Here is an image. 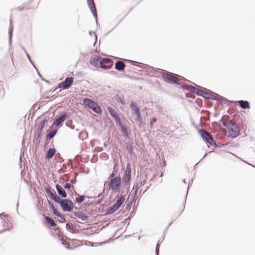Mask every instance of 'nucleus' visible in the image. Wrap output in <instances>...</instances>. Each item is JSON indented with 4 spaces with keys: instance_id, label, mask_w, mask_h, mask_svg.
Returning <instances> with one entry per match:
<instances>
[{
    "instance_id": "22",
    "label": "nucleus",
    "mask_w": 255,
    "mask_h": 255,
    "mask_svg": "<svg viewBox=\"0 0 255 255\" xmlns=\"http://www.w3.org/2000/svg\"><path fill=\"white\" fill-rule=\"evenodd\" d=\"M44 220L45 225L48 228L54 227L57 226V224L54 222V221L50 218L45 217Z\"/></svg>"
},
{
    "instance_id": "7",
    "label": "nucleus",
    "mask_w": 255,
    "mask_h": 255,
    "mask_svg": "<svg viewBox=\"0 0 255 255\" xmlns=\"http://www.w3.org/2000/svg\"><path fill=\"white\" fill-rule=\"evenodd\" d=\"M108 186L113 193L121 192L122 185L120 176H116L115 179H110V181L108 182Z\"/></svg>"
},
{
    "instance_id": "60",
    "label": "nucleus",
    "mask_w": 255,
    "mask_h": 255,
    "mask_svg": "<svg viewBox=\"0 0 255 255\" xmlns=\"http://www.w3.org/2000/svg\"><path fill=\"white\" fill-rule=\"evenodd\" d=\"M16 9L19 11H21L24 9V6H18L16 8Z\"/></svg>"
},
{
    "instance_id": "8",
    "label": "nucleus",
    "mask_w": 255,
    "mask_h": 255,
    "mask_svg": "<svg viewBox=\"0 0 255 255\" xmlns=\"http://www.w3.org/2000/svg\"><path fill=\"white\" fill-rule=\"evenodd\" d=\"M198 133L201 136L203 140L207 144H209L210 145L214 146L216 147H220V146H217L216 142L215 141V140H214L212 135L210 133L207 132L202 128L198 130Z\"/></svg>"
},
{
    "instance_id": "28",
    "label": "nucleus",
    "mask_w": 255,
    "mask_h": 255,
    "mask_svg": "<svg viewBox=\"0 0 255 255\" xmlns=\"http://www.w3.org/2000/svg\"><path fill=\"white\" fill-rule=\"evenodd\" d=\"M13 27L12 24L10 23V26L8 29V38L9 44H11L12 33H13Z\"/></svg>"
},
{
    "instance_id": "38",
    "label": "nucleus",
    "mask_w": 255,
    "mask_h": 255,
    "mask_svg": "<svg viewBox=\"0 0 255 255\" xmlns=\"http://www.w3.org/2000/svg\"><path fill=\"white\" fill-rule=\"evenodd\" d=\"M59 240L61 242V244L62 245H63L65 248L69 250H72L73 248L71 247V246L69 245V243H66L64 242L62 239H59Z\"/></svg>"
},
{
    "instance_id": "9",
    "label": "nucleus",
    "mask_w": 255,
    "mask_h": 255,
    "mask_svg": "<svg viewBox=\"0 0 255 255\" xmlns=\"http://www.w3.org/2000/svg\"><path fill=\"white\" fill-rule=\"evenodd\" d=\"M121 181L122 185L121 193L124 194L126 192V194H128L130 190L131 177L123 176Z\"/></svg>"
},
{
    "instance_id": "37",
    "label": "nucleus",
    "mask_w": 255,
    "mask_h": 255,
    "mask_svg": "<svg viewBox=\"0 0 255 255\" xmlns=\"http://www.w3.org/2000/svg\"><path fill=\"white\" fill-rule=\"evenodd\" d=\"M60 117L62 118L63 120L64 121L67 119H68L70 117V113H68V112H64L61 115Z\"/></svg>"
},
{
    "instance_id": "33",
    "label": "nucleus",
    "mask_w": 255,
    "mask_h": 255,
    "mask_svg": "<svg viewBox=\"0 0 255 255\" xmlns=\"http://www.w3.org/2000/svg\"><path fill=\"white\" fill-rule=\"evenodd\" d=\"M66 228L68 231L71 232L72 233H74V230H75V227L74 225L72 224H66Z\"/></svg>"
},
{
    "instance_id": "32",
    "label": "nucleus",
    "mask_w": 255,
    "mask_h": 255,
    "mask_svg": "<svg viewBox=\"0 0 255 255\" xmlns=\"http://www.w3.org/2000/svg\"><path fill=\"white\" fill-rule=\"evenodd\" d=\"M183 90H186L188 91H191L193 93H194V90L195 89V87L192 86L191 85H185V86H182L181 88Z\"/></svg>"
},
{
    "instance_id": "59",
    "label": "nucleus",
    "mask_w": 255,
    "mask_h": 255,
    "mask_svg": "<svg viewBox=\"0 0 255 255\" xmlns=\"http://www.w3.org/2000/svg\"><path fill=\"white\" fill-rule=\"evenodd\" d=\"M135 209L130 212L129 216L130 217V218H131L132 217H133L134 216L135 212Z\"/></svg>"
},
{
    "instance_id": "62",
    "label": "nucleus",
    "mask_w": 255,
    "mask_h": 255,
    "mask_svg": "<svg viewBox=\"0 0 255 255\" xmlns=\"http://www.w3.org/2000/svg\"><path fill=\"white\" fill-rule=\"evenodd\" d=\"M131 218H130L129 217H128V218L126 219L125 221H124V223H126L128 221H130Z\"/></svg>"
},
{
    "instance_id": "41",
    "label": "nucleus",
    "mask_w": 255,
    "mask_h": 255,
    "mask_svg": "<svg viewBox=\"0 0 255 255\" xmlns=\"http://www.w3.org/2000/svg\"><path fill=\"white\" fill-rule=\"evenodd\" d=\"M42 136L43 134L37 133L33 131V138L41 140Z\"/></svg>"
},
{
    "instance_id": "29",
    "label": "nucleus",
    "mask_w": 255,
    "mask_h": 255,
    "mask_svg": "<svg viewBox=\"0 0 255 255\" xmlns=\"http://www.w3.org/2000/svg\"><path fill=\"white\" fill-rule=\"evenodd\" d=\"M90 11H91V13H92L93 16L95 18L97 27H100V25L98 23V15H97V11L96 9V7L92 8V10H90Z\"/></svg>"
},
{
    "instance_id": "44",
    "label": "nucleus",
    "mask_w": 255,
    "mask_h": 255,
    "mask_svg": "<svg viewBox=\"0 0 255 255\" xmlns=\"http://www.w3.org/2000/svg\"><path fill=\"white\" fill-rule=\"evenodd\" d=\"M40 141L41 140H38L37 139L33 138V142L34 144V145L36 146V147H39L40 144Z\"/></svg>"
},
{
    "instance_id": "20",
    "label": "nucleus",
    "mask_w": 255,
    "mask_h": 255,
    "mask_svg": "<svg viewBox=\"0 0 255 255\" xmlns=\"http://www.w3.org/2000/svg\"><path fill=\"white\" fill-rule=\"evenodd\" d=\"M56 152V150L55 148H50L46 153L45 159L49 160L55 154Z\"/></svg>"
},
{
    "instance_id": "30",
    "label": "nucleus",
    "mask_w": 255,
    "mask_h": 255,
    "mask_svg": "<svg viewBox=\"0 0 255 255\" xmlns=\"http://www.w3.org/2000/svg\"><path fill=\"white\" fill-rule=\"evenodd\" d=\"M127 144V150L128 152L131 154L132 152H133L134 147L133 146V142L132 141L128 142L126 143Z\"/></svg>"
},
{
    "instance_id": "34",
    "label": "nucleus",
    "mask_w": 255,
    "mask_h": 255,
    "mask_svg": "<svg viewBox=\"0 0 255 255\" xmlns=\"http://www.w3.org/2000/svg\"><path fill=\"white\" fill-rule=\"evenodd\" d=\"M48 122V120L46 119H43V120L39 121L38 125H36L37 126L42 127V128H46L47 127V123Z\"/></svg>"
},
{
    "instance_id": "24",
    "label": "nucleus",
    "mask_w": 255,
    "mask_h": 255,
    "mask_svg": "<svg viewBox=\"0 0 255 255\" xmlns=\"http://www.w3.org/2000/svg\"><path fill=\"white\" fill-rule=\"evenodd\" d=\"M116 101L118 103L122 105L125 104V98L122 93L119 92L116 95Z\"/></svg>"
},
{
    "instance_id": "56",
    "label": "nucleus",
    "mask_w": 255,
    "mask_h": 255,
    "mask_svg": "<svg viewBox=\"0 0 255 255\" xmlns=\"http://www.w3.org/2000/svg\"><path fill=\"white\" fill-rule=\"evenodd\" d=\"M125 170L128 171H131V166H130V164L129 163H128L127 164V166H126V169Z\"/></svg>"
},
{
    "instance_id": "63",
    "label": "nucleus",
    "mask_w": 255,
    "mask_h": 255,
    "mask_svg": "<svg viewBox=\"0 0 255 255\" xmlns=\"http://www.w3.org/2000/svg\"><path fill=\"white\" fill-rule=\"evenodd\" d=\"M63 181L66 183H69L68 182H70V181H71V180H70L69 179H63Z\"/></svg>"
},
{
    "instance_id": "11",
    "label": "nucleus",
    "mask_w": 255,
    "mask_h": 255,
    "mask_svg": "<svg viewBox=\"0 0 255 255\" xmlns=\"http://www.w3.org/2000/svg\"><path fill=\"white\" fill-rule=\"evenodd\" d=\"M74 82V78L67 77L61 83V88L63 90H67L69 89L72 85Z\"/></svg>"
},
{
    "instance_id": "52",
    "label": "nucleus",
    "mask_w": 255,
    "mask_h": 255,
    "mask_svg": "<svg viewBox=\"0 0 255 255\" xmlns=\"http://www.w3.org/2000/svg\"><path fill=\"white\" fill-rule=\"evenodd\" d=\"M48 204L50 211L55 208L53 203L51 201L48 200Z\"/></svg>"
},
{
    "instance_id": "64",
    "label": "nucleus",
    "mask_w": 255,
    "mask_h": 255,
    "mask_svg": "<svg viewBox=\"0 0 255 255\" xmlns=\"http://www.w3.org/2000/svg\"><path fill=\"white\" fill-rule=\"evenodd\" d=\"M26 56L28 60H30L31 59L30 56L28 53H26Z\"/></svg>"
},
{
    "instance_id": "55",
    "label": "nucleus",
    "mask_w": 255,
    "mask_h": 255,
    "mask_svg": "<svg viewBox=\"0 0 255 255\" xmlns=\"http://www.w3.org/2000/svg\"><path fill=\"white\" fill-rule=\"evenodd\" d=\"M125 61H127V62H128L131 64H132L133 65H136V64L137 63V62L131 60L125 59Z\"/></svg>"
},
{
    "instance_id": "1",
    "label": "nucleus",
    "mask_w": 255,
    "mask_h": 255,
    "mask_svg": "<svg viewBox=\"0 0 255 255\" xmlns=\"http://www.w3.org/2000/svg\"><path fill=\"white\" fill-rule=\"evenodd\" d=\"M153 73L157 74L162 76L165 82L171 85L176 84L177 85L181 86L182 84V80L191 82L190 81L187 80L181 76L164 70H160V71L154 72Z\"/></svg>"
},
{
    "instance_id": "45",
    "label": "nucleus",
    "mask_w": 255,
    "mask_h": 255,
    "mask_svg": "<svg viewBox=\"0 0 255 255\" xmlns=\"http://www.w3.org/2000/svg\"><path fill=\"white\" fill-rule=\"evenodd\" d=\"M156 122V118L153 117L151 119V121H150V124H149V127H150V128H153V124L155 123Z\"/></svg>"
},
{
    "instance_id": "17",
    "label": "nucleus",
    "mask_w": 255,
    "mask_h": 255,
    "mask_svg": "<svg viewBox=\"0 0 255 255\" xmlns=\"http://www.w3.org/2000/svg\"><path fill=\"white\" fill-rule=\"evenodd\" d=\"M134 120L138 122V127L140 128H144V130H145V118L144 119L142 118V117L141 116V114H139L135 116H134Z\"/></svg>"
},
{
    "instance_id": "39",
    "label": "nucleus",
    "mask_w": 255,
    "mask_h": 255,
    "mask_svg": "<svg viewBox=\"0 0 255 255\" xmlns=\"http://www.w3.org/2000/svg\"><path fill=\"white\" fill-rule=\"evenodd\" d=\"M43 128L37 126V125H35V129L34 130V131L37 133L43 134L42 133Z\"/></svg>"
},
{
    "instance_id": "57",
    "label": "nucleus",
    "mask_w": 255,
    "mask_h": 255,
    "mask_svg": "<svg viewBox=\"0 0 255 255\" xmlns=\"http://www.w3.org/2000/svg\"><path fill=\"white\" fill-rule=\"evenodd\" d=\"M110 179H116L115 174L114 173V172H112L110 174Z\"/></svg>"
},
{
    "instance_id": "4",
    "label": "nucleus",
    "mask_w": 255,
    "mask_h": 255,
    "mask_svg": "<svg viewBox=\"0 0 255 255\" xmlns=\"http://www.w3.org/2000/svg\"><path fill=\"white\" fill-rule=\"evenodd\" d=\"M205 90V94L203 96V98L216 101L218 102H221L224 104H228L229 100L226 98L208 89H204Z\"/></svg>"
},
{
    "instance_id": "35",
    "label": "nucleus",
    "mask_w": 255,
    "mask_h": 255,
    "mask_svg": "<svg viewBox=\"0 0 255 255\" xmlns=\"http://www.w3.org/2000/svg\"><path fill=\"white\" fill-rule=\"evenodd\" d=\"M88 6L90 10H92V8H95V3L94 0H87Z\"/></svg>"
},
{
    "instance_id": "13",
    "label": "nucleus",
    "mask_w": 255,
    "mask_h": 255,
    "mask_svg": "<svg viewBox=\"0 0 255 255\" xmlns=\"http://www.w3.org/2000/svg\"><path fill=\"white\" fill-rule=\"evenodd\" d=\"M234 102L236 105L239 106L241 108L244 110L251 108L250 103L247 100H239L235 101Z\"/></svg>"
},
{
    "instance_id": "61",
    "label": "nucleus",
    "mask_w": 255,
    "mask_h": 255,
    "mask_svg": "<svg viewBox=\"0 0 255 255\" xmlns=\"http://www.w3.org/2000/svg\"><path fill=\"white\" fill-rule=\"evenodd\" d=\"M155 254H156V255H159V248L158 247H156Z\"/></svg>"
},
{
    "instance_id": "25",
    "label": "nucleus",
    "mask_w": 255,
    "mask_h": 255,
    "mask_svg": "<svg viewBox=\"0 0 255 255\" xmlns=\"http://www.w3.org/2000/svg\"><path fill=\"white\" fill-rule=\"evenodd\" d=\"M75 195L76 196L75 200L76 203L81 204L85 200V197L84 195H80L76 192L75 193Z\"/></svg>"
},
{
    "instance_id": "50",
    "label": "nucleus",
    "mask_w": 255,
    "mask_h": 255,
    "mask_svg": "<svg viewBox=\"0 0 255 255\" xmlns=\"http://www.w3.org/2000/svg\"><path fill=\"white\" fill-rule=\"evenodd\" d=\"M51 212L54 215L56 216L57 217L60 214L56 209L54 208L53 210H51Z\"/></svg>"
},
{
    "instance_id": "40",
    "label": "nucleus",
    "mask_w": 255,
    "mask_h": 255,
    "mask_svg": "<svg viewBox=\"0 0 255 255\" xmlns=\"http://www.w3.org/2000/svg\"><path fill=\"white\" fill-rule=\"evenodd\" d=\"M136 194L132 192L130 195V200L128 201V202H131V203L133 204V202H134L136 199L137 197H136Z\"/></svg>"
},
{
    "instance_id": "21",
    "label": "nucleus",
    "mask_w": 255,
    "mask_h": 255,
    "mask_svg": "<svg viewBox=\"0 0 255 255\" xmlns=\"http://www.w3.org/2000/svg\"><path fill=\"white\" fill-rule=\"evenodd\" d=\"M119 208L116 206L115 204L109 206L106 209V215H111L114 214L116 212Z\"/></svg>"
},
{
    "instance_id": "58",
    "label": "nucleus",
    "mask_w": 255,
    "mask_h": 255,
    "mask_svg": "<svg viewBox=\"0 0 255 255\" xmlns=\"http://www.w3.org/2000/svg\"><path fill=\"white\" fill-rule=\"evenodd\" d=\"M119 130L121 131V132H123V130H126L127 129L125 125L123 126H122L121 127L119 128Z\"/></svg>"
},
{
    "instance_id": "42",
    "label": "nucleus",
    "mask_w": 255,
    "mask_h": 255,
    "mask_svg": "<svg viewBox=\"0 0 255 255\" xmlns=\"http://www.w3.org/2000/svg\"><path fill=\"white\" fill-rule=\"evenodd\" d=\"M115 121L116 126L119 128H120L122 126H123L124 125L123 124V123L121 121L119 117H118V118H116V119L115 118Z\"/></svg>"
},
{
    "instance_id": "12",
    "label": "nucleus",
    "mask_w": 255,
    "mask_h": 255,
    "mask_svg": "<svg viewBox=\"0 0 255 255\" xmlns=\"http://www.w3.org/2000/svg\"><path fill=\"white\" fill-rule=\"evenodd\" d=\"M129 108L131 109L132 113L134 116L140 114V108L135 102L132 101L129 103Z\"/></svg>"
},
{
    "instance_id": "10",
    "label": "nucleus",
    "mask_w": 255,
    "mask_h": 255,
    "mask_svg": "<svg viewBox=\"0 0 255 255\" xmlns=\"http://www.w3.org/2000/svg\"><path fill=\"white\" fill-rule=\"evenodd\" d=\"M44 189L49 198L53 200L56 203L59 198V197L56 194L54 190L52 189L49 185H48L47 187H45Z\"/></svg>"
},
{
    "instance_id": "46",
    "label": "nucleus",
    "mask_w": 255,
    "mask_h": 255,
    "mask_svg": "<svg viewBox=\"0 0 255 255\" xmlns=\"http://www.w3.org/2000/svg\"><path fill=\"white\" fill-rule=\"evenodd\" d=\"M173 223V221H171L170 222L168 225H167V226L166 227V228L165 229L164 231V233L163 234V235H162V237H163V239L161 241V242H162L163 240H164V236H165V232H166L168 229V228Z\"/></svg>"
},
{
    "instance_id": "48",
    "label": "nucleus",
    "mask_w": 255,
    "mask_h": 255,
    "mask_svg": "<svg viewBox=\"0 0 255 255\" xmlns=\"http://www.w3.org/2000/svg\"><path fill=\"white\" fill-rule=\"evenodd\" d=\"M123 176L131 177V171H124Z\"/></svg>"
},
{
    "instance_id": "49",
    "label": "nucleus",
    "mask_w": 255,
    "mask_h": 255,
    "mask_svg": "<svg viewBox=\"0 0 255 255\" xmlns=\"http://www.w3.org/2000/svg\"><path fill=\"white\" fill-rule=\"evenodd\" d=\"M121 133L124 137L127 138L128 136L129 131H128L127 129H126V130H123V132Z\"/></svg>"
},
{
    "instance_id": "5",
    "label": "nucleus",
    "mask_w": 255,
    "mask_h": 255,
    "mask_svg": "<svg viewBox=\"0 0 255 255\" xmlns=\"http://www.w3.org/2000/svg\"><path fill=\"white\" fill-rule=\"evenodd\" d=\"M60 206L63 212H72L73 209L78 210L79 208L76 207L73 201L69 198L61 199L60 197L56 202Z\"/></svg>"
},
{
    "instance_id": "43",
    "label": "nucleus",
    "mask_w": 255,
    "mask_h": 255,
    "mask_svg": "<svg viewBox=\"0 0 255 255\" xmlns=\"http://www.w3.org/2000/svg\"><path fill=\"white\" fill-rule=\"evenodd\" d=\"M57 217H59L62 220V221H60L59 220H58V222H59L60 223H63L66 221L65 217L62 214L60 213Z\"/></svg>"
},
{
    "instance_id": "18",
    "label": "nucleus",
    "mask_w": 255,
    "mask_h": 255,
    "mask_svg": "<svg viewBox=\"0 0 255 255\" xmlns=\"http://www.w3.org/2000/svg\"><path fill=\"white\" fill-rule=\"evenodd\" d=\"M127 194L126 192L124 194L121 193V197L116 201L114 204L120 208L125 201V198Z\"/></svg>"
},
{
    "instance_id": "31",
    "label": "nucleus",
    "mask_w": 255,
    "mask_h": 255,
    "mask_svg": "<svg viewBox=\"0 0 255 255\" xmlns=\"http://www.w3.org/2000/svg\"><path fill=\"white\" fill-rule=\"evenodd\" d=\"M142 185L141 181L137 182L136 184H134L133 189L134 191L133 193L137 194L139 188Z\"/></svg>"
},
{
    "instance_id": "3",
    "label": "nucleus",
    "mask_w": 255,
    "mask_h": 255,
    "mask_svg": "<svg viewBox=\"0 0 255 255\" xmlns=\"http://www.w3.org/2000/svg\"><path fill=\"white\" fill-rule=\"evenodd\" d=\"M223 126L227 129L229 137L236 138L241 134L239 127L235 122L232 123L231 120H229L227 123H223Z\"/></svg>"
},
{
    "instance_id": "53",
    "label": "nucleus",
    "mask_w": 255,
    "mask_h": 255,
    "mask_svg": "<svg viewBox=\"0 0 255 255\" xmlns=\"http://www.w3.org/2000/svg\"><path fill=\"white\" fill-rule=\"evenodd\" d=\"M65 126L68 128H69L71 129H74L75 128V126L72 124H70L69 122H67L65 124Z\"/></svg>"
},
{
    "instance_id": "26",
    "label": "nucleus",
    "mask_w": 255,
    "mask_h": 255,
    "mask_svg": "<svg viewBox=\"0 0 255 255\" xmlns=\"http://www.w3.org/2000/svg\"><path fill=\"white\" fill-rule=\"evenodd\" d=\"M107 111L109 113L110 116L115 120V118H118L119 117L118 114L116 113L115 110L111 107H107Z\"/></svg>"
},
{
    "instance_id": "16",
    "label": "nucleus",
    "mask_w": 255,
    "mask_h": 255,
    "mask_svg": "<svg viewBox=\"0 0 255 255\" xmlns=\"http://www.w3.org/2000/svg\"><path fill=\"white\" fill-rule=\"evenodd\" d=\"M73 214L76 217L83 221L87 220L89 218L88 215L80 211H74L73 212Z\"/></svg>"
},
{
    "instance_id": "27",
    "label": "nucleus",
    "mask_w": 255,
    "mask_h": 255,
    "mask_svg": "<svg viewBox=\"0 0 255 255\" xmlns=\"http://www.w3.org/2000/svg\"><path fill=\"white\" fill-rule=\"evenodd\" d=\"M64 121L62 119V118L60 116L55 120H54L53 122V123L52 124V126L58 127H59L63 122Z\"/></svg>"
},
{
    "instance_id": "2",
    "label": "nucleus",
    "mask_w": 255,
    "mask_h": 255,
    "mask_svg": "<svg viewBox=\"0 0 255 255\" xmlns=\"http://www.w3.org/2000/svg\"><path fill=\"white\" fill-rule=\"evenodd\" d=\"M90 63L95 67L109 69L112 67L113 61L108 58L95 56L90 58Z\"/></svg>"
},
{
    "instance_id": "47",
    "label": "nucleus",
    "mask_w": 255,
    "mask_h": 255,
    "mask_svg": "<svg viewBox=\"0 0 255 255\" xmlns=\"http://www.w3.org/2000/svg\"><path fill=\"white\" fill-rule=\"evenodd\" d=\"M132 204L131 203V202H128L127 204H126V211H129L131 207H132Z\"/></svg>"
},
{
    "instance_id": "6",
    "label": "nucleus",
    "mask_w": 255,
    "mask_h": 255,
    "mask_svg": "<svg viewBox=\"0 0 255 255\" xmlns=\"http://www.w3.org/2000/svg\"><path fill=\"white\" fill-rule=\"evenodd\" d=\"M83 105L91 109L93 112L97 114L101 115L102 113V110L98 103L91 99L85 98L83 100Z\"/></svg>"
},
{
    "instance_id": "23",
    "label": "nucleus",
    "mask_w": 255,
    "mask_h": 255,
    "mask_svg": "<svg viewBox=\"0 0 255 255\" xmlns=\"http://www.w3.org/2000/svg\"><path fill=\"white\" fill-rule=\"evenodd\" d=\"M57 133V130L54 129L51 131L47 130V134L46 135V140H50L53 139Z\"/></svg>"
},
{
    "instance_id": "51",
    "label": "nucleus",
    "mask_w": 255,
    "mask_h": 255,
    "mask_svg": "<svg viewBox=\"0 0 255 255\" xmlns=\"http://www.w3.org/2000/svg\"><path fill=\"white\" fill-rule=\"evenodd\" d=\"M84 134H85V132L84 131L80 132L78 134L79 139L83 140L84 139V137H83V135Z\"/></svg>"
},
{
    "instance_id": "19",
    "label": "nucleus",
    "mask_w": 255,
    "mask_h": 255,
    "mask_svg": "<svg viewBox=\"0 0 255 255\" xmlns=\"http://www.w3.org/2000/svg\"><path fill=\"white\" fill-rule=\"evenodd\" d=\"M126 65L121 61H117L115 64V69L119 72L125 71Z\"/></svg>"
},
{
    "instance_id": "54",
    "label": "nucleus",
    "mask_w": 255,
    "mask_h": 255,
    "mask_svg": "<svg viewBox=\"0 0 255 255\" xmlns=\"http://www.w3.org/2000/svg\"><path fill=\"white\" fill-rule=\"evenodd\" d=\"M190 185V181H189V183H188V191H187V193H186V195H185V201H184V203H183L184 209L185 208V205H186V199H187V195H188V190H189V187Z\"/></svg>"
},
{
    "instance_id": "36",
    "label": "nucleus",
    "mask_w": 255,
    "mask_h": 255,
    "mask_svg": "<svg viewBox=\"0 0 255 255\" xmlns=\"http://www.w3.org/2000/svg\"><path fill=\"white\" fill-rule=\"evenodd\" d=\"M63 187L64 189L68 190H70L71 188H73V180H71L70 182L66 183L63 186Z\"/></svg>"
},
{
    "instance_id": "14",
    "label": "nucleus",
    "mask_w": 255,
    "mask_h": 255,
    "mask_svg": "<svg viewBox=\"0 0 255 255\" xmlns=\"http://www.w3.org/2000/svg\"><path fill=\"white\" fill-rule=\"evenodd\" d=\"M191 83L196 86L195 89H193L194 91V94H196L198 96L203 97L204 94H205V90H204L203 89H206V88H204L203 87L197 85L195 84L194 83H192V82H191Z\"/></svg>"
},
{
    "instance_id": "15",
    "label": "nucleus",
    "mask_w": 255,
    "mask_h": 255,
    "mask_svg": "<svg viewBox=\"0 0 255 255\" xmlns=\"http://www.w3.org/2000/svg\"><path fill=\"white\" fill-rule=\"evenodd\" d=\"M55 187L59 197L62 199L67 198V194L63 187L59 184H55Z\"/></svg>"
}]
</instances>
